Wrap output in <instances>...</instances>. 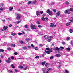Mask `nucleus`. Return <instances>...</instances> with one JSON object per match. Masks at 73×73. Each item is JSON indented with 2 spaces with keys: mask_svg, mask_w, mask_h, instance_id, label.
<instances>
[{
  "mask_svg": "<svg viewBox=\"0 0 73 73\" xmlns=\"http://www.w3.org/2000/svg\"><path fill=\"white\" fill-rule=\"evenodd\" d=\"M41 20H43V21H45L46 22L48 21V17L44 18L42 17L41 18Z\"/></svg>",
  "mask_w": 73,
  "mask_h": 73,
  "instance_id": "obj_1",
  "label": "nucleus"
},
{
  "mask_svg": "<svg viewBox=\"0 0 73 73\" xmlns=\"http://www.w3.org/2000/svg\"><path fill=\"white\" fill-rule=\"evenodd\" d=\"M17 16L16 17V19L18 20H20V17L22 16L21 15L17 14Z\"/></svg>",
  "mask_w": 73,
  "mask_h": 73,
  "instance_id": "obj_2",
  "label": "nucleus"
},
{
  "mask_svg": "<svg viewBox=\"0 0 73 73\" xmlns=\"http://www.w3.org/2000/svg\"><path fill=\"white\" fill-rule=\"evenodd\" d=\"M60 15H61V12L60 11H58L56 14V17H58V16H60Z\"/></svg>",
  "mask_w": 73,
  "mask_h": 73,
  "instance_id": "obj_3",
  "label": "nucleus"
},
{
  "mask_svg": "<svg viewBox=\"0 0 73 73\" xmlns=\"http://www.w3.org/2000/svg\"><path fill=\"white\" fill-rule=\"evenodd\" d=\"M30 27H31V28H32V29H36L37 28V27H36V26L35 25H31L30 26Z\"/></svg>",
  "mask_w": 73,
  "mask_h": 73,
  "instance_id": "obj_4",
  "label": "nucleus"
},
{
  "mask_svg": "<svg viewBox=\"0 0 73 73\" xmlns=\"http://www.w3.org/2000/svg\"><path fill=\"white\" fill-rule=\"evenodd\" d=\"M50 27H56V25H54L53 23H51V25H50Z\"/></svg>",
  "mask_w": 73,
  "mask_h": 73,
  "instance_id": "obj_5",
  "label": "nucleus"
},
{
  "mask_svg": "<svg viewBox=\"0 0 73 73\" xmlns=\"http://www.w3.org/2000/svg\"><path fill=\"white\" fill-rule=\"evenodd\" d=\"M8 26H4L3 27V29L5 31H6V30H7V29H8Z\"/></svg>",
  "mask_w": 73,
  "mask_h": 73,
  "instance_id": "obj_6",
  "label": "nucleus"
},
{
  "mask_svg": "<svg viewBox=\"0 0 73 73\" xmlns=\"http://www.w3.org/2000/svg\"><path fill=\"white\" fill-rule=\"evenodd\" d=\"M36 14L37 16H40V12L39 11H37L36 12Z\"/></svg>",
  "mask_w": 73,
  "mask_h": 73,
  "instance_id": "obj_7",
  "label": "nucleus"
},
{
  "mask_svg": "<svg viewBox=\"0 0 73 73\" xmlns=\"http://www.w3.org/2000/svg\"><path fill=\"white\" fill-rule=\"evenodd\" d=\"M70 12H69V11L67 10H66L65 12V13H67L68 15H69V14H70Z\"/></svg>",
  "mask_w": 73,
  "mask_h": 73,
  "instance_id": "obj_8",
  "label": "nucleus"
},
{
  "mask_svg": "<svg viewBox=\"0 0 73 73\" xmlns=\"http://www.w3.org/2000/svg\"><path fill=\"white\" fill-rule=\"evenodd\" d=\"M65 4L66 5H69V2L68 1L65 2Z\"/></svg>",
  "mask_w": 73,
  "mask_h": 73,
  "instance_id": "obj_9",
  "label": "nucleus"
},
{
  "mask_svg": "<svg viewBox=\"0 0 73 73\" xmlns=\"http://www.w3.org/2000/svg\"><path fill=\"white\" fill-rule=\"evenodd\" d=\"M10 46L13 48H14V47H15V46H16V45L13 44H12L10 45Z\"/></svg>",
  "mask_w": 73,
  "mask_h": 73,
  "instance_id": "obj_10",
  "label": "nucleus"
},
{
  "mask_svg": "<svg viewBox=\"0 0 73 73\" xmlns=\"http://www.w3.org/2000/svg\"><path fill=\"white\" fill-rule=\"evenodd\" d=\"M60 50V49L58 48V47H56L55 49V50L56 51L57 50Z\"/></svg>",
  "mask_w": 73,
  "mask_h": 73,
  "instance_id": "obj_11",
  "label": "nucleus"
},
{
  "mask_svg": "<svg viewBox=\"0 0 73 73\" xmlns=\"http://www.w3.org/2000/svg\"><path fill=\"white\" fill-rule=\"evenodd\" d=\"M68 10L69 11H71V12H73V8L68 9Z\"/></svg>",
  "mask_w": 73,
  "mask_h": 73,
  "instance_id": "obj_12",
  "label": "nucleus"
},
{
  "mask_svg": "<svg viewBox=\"0 0 73 73\" xmlns=\"http://www.w3.org/2000/svg\"><path fill=\"white\" fill-rule=\"evenodd\" d=\"M48 14L50 16H53V12L52 11H50Z\"/></svg>",
  "mask_w": 73,
  "mask_h": 73,
  "instance_id": "obj_13",
  "label": "nucleus"
},
{
  "mask_svg": "<svg viewBox=\"0 0 73 73\" xmlns=\"http://www.w3.org/2000/svg\"><path fill=\"white\" fill-rule=\"evenodd\" d=\"M11 35L12 36H16V34L14 33H11Z\"/></svg>",
  "mask_w": 73,
  "mask_h": 73,
  "instance_id": "obj_14",
  "label": "nucleus"
},
{
  "mask_svg": "<svg viewBox=\"0 0 73 73\" xmlns=\"http://www.w3.org/2000/svg\"><path fill=\"white\" fill-rule=\"evenodd\" d=\"M18 67L19 69H22L24 68L23 66H18Z\"/></svg>",
  "mask_w": 73,
  "mask_h": 73,
  "instance_id": "obj_15",
  "label": "nucleus"
},
{
  "mask_svg": "<svg viewBox=\"0 0 73 73\" xmlns=\"http://www.w3.org/2000/svg\"><path fill=\"white\" fill-rule=\"evenodd\" d=\"M12 9H13V7H10L9 8V10L10 11H12Z\"/></svg>",
  "mask_w": 73,
  "mask_h": 73,
  "instance_id": "obj_16",
  "label": "nucleus"
},
{
  "mask_svg": "<svg viewBox=\"0 0 73 73\" xmlns=\"http://www.w3.org/2000/svg\"><path fill=\"white\" fill-rule=\"evenodd\" d=\"M44 37L45 39H48V36L47 35H45V36H44Z\"/></svg>",
  "mask_w": 73,
  "mask_h": 73,
  "instance_id": "obj_17",
  "label": "nucleus"
},
{
  "mask_svg": "<svg viewBox=\"0 0 73 73\" xmlns=\"http://www.w3.org/2000/svg\"><path fill=\"white\" fill-rule=\"evenodd\" d=\"M36 2H37V1L36 0L34 1L32 3L33 4H35L36 3Z\"/></svg>",
  "mask_w": 73,
  "mask_h": 73,
  "instance_id": "obj_18",
  "label": "nucleus"
},
{
  "mask_svg": "<svg viewBox=\"0 0 73 73\" xmlns=\"http://www.w3.org/2000/svg\"><path fill=\"white\" fill-rule=\"evenodd\" d=\"M57 57H60V54H57L55 55Z\"/></svg>",
  "mask_w": 73,
  "mask_h": 73,
  "instance_id": "obj_19",
  "label": "nucleus"
},
{
  "mask_svg": "<svg viewBox=\"0 0 73 73\" xmlns=\"http://www.w3.org/2000/svg\"><path fill=\"white\" fill-rule=\"evenodd\" d=\"M6 62L7 63H10V62H11V61L9 60H6Z\"/></svg>",
  "mask_w": 73,
  "mask_h": 73,
  "instance_id": "obj_20",
  "label": "nucleus"
},
{
  "mask_svg": "<svg viewBox=\"0 0 73 73\" xmlns=\"http://www.w3.org/2000/svg\"><path fill=\"white\" fill-rule=\"evenodd\" d=\"M23 50H26L27 49V48L26 46H25L24 47H23Z\"/></svg>",
  "mask_w": 73,
  "mask_h": 73,
  "instance_id": "obj_21",
  "label": "nucleus"
},
{
  "mask_svg": "<svg viewBox=\"0 0 73 73\" xmlns=\"http://www.w3.org/2000/svg\"><path fill=\"white\" fill-rule=\"evenodd\" d=\"M50 9H48L47 11H46V13H50Z\"/></svg>",
  "mask_w": 73,
  "mask_h": 73,
  "instance_id": "obj_22",
  "label": "nucleus"
},
{
  "mask_svg": "<svg viewBox=\"0 0 73 73\" xmlns=\"http://www.w3.org/2000/svg\"><path fill=\"white\" fill-rule=\"evenodd\" d=\"M32 1H29L28 3V4H32Z\"/></svg>",
  "mask_w": 73,
  "mask_h": 73,
  "instance_id": "obj_23",
  "label": "nucleus"
},
{
  "mask_svg": "<svg viewBox=\"0 0 73 73\" xmlns=\"http://www.w3.org/2000/svg\"><path fill=\"white\" fill-rule=\"evenodd\" d=\"M28 25H25L24 26V27L25 28H26V29H28Z\"/></svg>",
  "mask_w": 73,
  "mask_h": 73,
  "instance_id": "obj_24",
  "label": "nucleus"
},
{
  "mask_svg": "<svg viewBox=\"0 0 73 73\" xmlns=\"http://www.w3.org/2000/svg\"><path fill=\"white\" fill-rule=\"evenodd\" d=\"M45 63H46L45 62V61L44 62L42 63V65H43V66L45 65Z\"/></svg>",
  "mask_w": 73,
  "mask_h": 73,
  "instance_id": "obj_25",
  "label": "nucleus"
},
{
  "mask_svg": "<svg viewBox=\"0 0 73 73\" xmlns=\"http://www.w3.org/2000/svg\"><path fill=\"white\" fill-rule=\"evenodd\" d=\"M4 52V50L3 49H0V52Z\"/></svg>",
  "mask_w": 73,
  "mask_h": 73,
  "instance_id": "obj_26",
  "label": "nucleus"
},
{
  "mask_svg": "<svg viewBox=\"0 0 73 73\" xmlns=\"http://www.w3.org/2000/svg\"><path fill=\"white\" fill-rule=\"evenodd\" d=\"M45 52L46 53H47V54H50V52H49V51H46L45 50Z\"/></svg>",
  "mask_w": 73,
  "mask_h": 73,
  "instance_id": "obj_27",
  "label": "nucleus"
},
{
  "mask_svg": "<svg viewBox=\"0 0 73 73\" xmlns=\"http://www.w3.org/2000/svg\"><path fill=\"white\" fill-rule=\"evenodd\" d=\"M1 59H3L4 58V56L3 55H1Z\"/></svg>",
  "mask_w": 73,
  "mask_h": 73,
  "instance_id": "obj_28",
  "label": "nucleus"
},
{
  "mask_svg": "<svg viewBox=\"0 0 73 73\" xmlns=\"http://www.w3.org/2000/svg\"><path fill=\"white\" fill-rule=\"evenodd\" d=\"M65 73H69V71H68L67 70H65Z\"/></svg>",
  "mask_w": 73,
  "mask_h": 73,
  "instance_id": "obj_29",
  "label": "nucleus"
},
{
  "mask_svg": "<svg viewBox=\"0 0 73 73\" xmlns=\"http://www.w3.org/2000/svg\"><path fill=\"white\" fill-rule=\"evenodd\" d=\"M69 32L70 33H72V32H73V29H70Z\"/></svg>",
  "mask_w": 73,
  "mask_h": 73,
  "instance_id": "obj_30",
  "label": "nucleus"
},
{
  "mask_svg": "<svg viewBox=\"0 0 73 73\" xmlns=\"http://www.w3.org/2000/svg\"><path fill=\"white\" fill-rule=\"evenodd\" d=\"M45 16H46V14H43L42 15V17H45Z\"/></svg>",
  "mask_w": 73,
  "mask_h": 73,
  "instance_id": "obj_31",
  "label": "nucleus"
},
{
  "mask_svg": "<svg viewBox=\"0 0 73 73\" xmlns=\"http://www.w3.org/2000/svg\"><path fill=\"white\" fill-rule=\"evenodd\" d=\"M53 57H54L53 56H51L50 57V60H53Z\"/></svg>",
  "mask_w": 73,
  "mask_h": 73,
  "instance_id": "obj_32",
  "label": "nucleus"
},
{
  "mask_svg": "<svg viewBox=\"0 0 73 73\" xmlns=\"http://www.w3.org/2000/svg\"><path fill=\"white\" fill-rule=\"evenodd\" d=\"M52 70V68H48V69L47 70L48 71V72H50V70Z\"/></svg>",
  "mask_w": 73,
  "mask_h": 73,
  "instance_id": "obj_33",
  "label": "nucleus"
},
{
  "mask_svg": "<svg viewBox=\"0 0 73 73\" xmlns=\"http://www.w3.org/2000/svg\"><path fill=\"white\" fill-rule=\"evenodd\" d=\"M7 49L8 50H9V51L11 50V48H10V47L7 48Z\"/></svg>",
  "mask_w": 73,
  "mask_h": 73,
  "instance_id": "obj_34",
  "label": "nucleus"
},
{
  "mask_svg": "<svg viewBox=\"0 0 73 73\" xmlns=\"http://www.w3.org/2000/svg\"><path fill=\"white\" fill-rule=\"evenodd\" d=\"M66 49H67V50L68 51H70V49L69 48H66Z\"/></svg>",
  "mask_w": 73,
  "mask_h": 73,
  "instance_id": "obj_35",
  "label": "nucleus"
},
{
  "mask_svg": "<svg viewBox=\"0 0 73 73\" xmlns=\"http://www.w3.org/2000/svg\"><path fill=\"white\" fill-rule=\"evenodd\" d=\"M66 26H69L70 25V24L69 23H66Z\"/></svg>",
  "mask_w": 73,
  "mask_h": 73,
  "instance_id": "obj_36",
  "label": "nucleus"
},
{
  "mask_svg": "<svg viewBox=\"0 0 73 73\" xmlns=\"http://www.w3.org/2000/svg\"><path fill=\"white\" fill-rule=\"evenodd\" d=\"M11 66L12 67V68H15V66L13 64H11Z\"/></svg>",
  "mask_w": 73,
  "mask_h": 73,
  "instance_id": "obj_37",
  "label": "nucleus"
},
{
  "mask_svg": "<svg viewBox=\"0 0 73 73\" xmlns=\"http://www.w3.org/2000/svg\"><path fill=\"white\" fill-rule=\"evenodd\" d=\"M70 40V37H68L67 38V41H69Z\"/></svg>",
  "mask_w": 73,
  "mask_h": 73,
  "instance_id": "obj_38",
  "label": "nucleus"
},
{
  "mask_svg": "<svg viewBox=\"0 0 73 73\" xmlns=\"http://www.w3.org/2000/svg\"><path fill=\"white\" fill-rule=\"evenodd\" d=\"M31 46H32L33 48H35V46H34V45H33V44H31Z\"/></svg>",
  "mask_w": 73,
  "mask_h": 73,
  "instance_id": "obj_39",
  "label": "nucleus"
},
{
  "mask_svg": "<svg viewBox=\"0 0 73 73\" xmlns=\"http://www.w3.org/2000/svg\"><path fill=\"white\" fill-rule=\"evenodd\" d=\"M34 48V49H35V50H38V47H35Z\"/></svg>",
  "mask_w": 73,
  "mask_h": 73,
  "instance_id": "obj_40",
  "label": "nucleus"
},
{
  "mask_svg": "<svg viewBox=\"0 0 73 73\" xmlns=\"http://www.w3.org/2000/svg\"><path fill=\"white\" fill-rule=\"evenodd\" d=\"M20 22H21V21H17V24H19V23H20Z\"/></svg>",
  "mask_w": 73,
  "mask_h": 73,
  "instance_id": "obj_41",
  "label": "nucleus"
},
{
  "mask_svg": "<svg viewBox=\"0 0 73 73\" xmlns=\"http://www.w3.org/2000/svg\"><path fill=\"white\" fill-rule=\"evenodd\" d=\"M42 71L44 72H45V69H44V68L42 69Z\"/></svg>",
  "mask_w": 73,
  "mask_h": 73,
  "instance_id": "obj_42",
  "label": "nucleus"
},
{
  "mask_svg": "<svg viewBox=\"0 0 73 73\" xmlns=\"http://www.w3.org/2000/svg\"><path fill=\"white\" fill-rule=\"evenodd\" d=\"M18 35L19 36H21V35H22V33H18Z\"/></svg>",
  "mask_w": 73,
  "mask_h": 73,
  "instance_id": "obj_43",
  "label": "nucleus"
},
{
  "mask_svg": "<svg viewBox=\"0 0 73 73\" xmlns=\"http://www.w3.org/2000/svg\"><path fill=\"white\" fill-rule=\"evenodd\" d=\"M17 54H18V53L16 52H15L14 53V55H17Z\"/></svg>",
  "mask_w": 73,
  "mask_h": 73,
  "instance_id": "obj_44",
  "label": "nucleus"
},
{
  "mask_svg": "<svg viewBox=\"0 0 73 73\" xmlns=\"http://www.w3.org/2000/svg\"><path fill=\"white\" fill-rule=\"evenodd\" d=\"M21 32L22 33V34H25V33L24 32V31H21Z\"/></svg>",
  "mask_w": 73,
  "mask_h": 73,
  "instance_id": "obj_45",
  "label": "nucleus"
},
{
  "mask_svg": "<svg viewBox=\"0 0 73 73\" xmlns=\"http://www.w3.org/2000/svg\"><path fill=\"white\" fill-rule=\"evenodd\" d=\"M39 46L40 47H42V46H43V45H42V44H39Z\"/></svg>",
  "mask_w": 73,
  "mask_h": 73,
  "instance_id": "obj_46",
  "label": "nucleus"
},
{
  "mask_svg": "<svg viewBox=\"0 0 73 73\" xmlns=\"http://www.w3.org/2000/svg\"><path fill=\"white\" fill-rule=\"evenodd\" d=\"M58 68V69H60V68H61V66L60 65H59Z\"/></svg>",
  "mask_w": 73,
  "mask_h": 73,
  "instance_id": "obj_47",
  "label": "nucleus"
},
{
  "mask_svg": "<svg viewBox=\"0 0 73 73\" xmlns=\"http://www.w3.org/2000/svg\"><path fill=\"white\" fill-rule=\"evenodd\" d=\"M25 40L26 41H29V39L28 38H26V39H25Z\"/></svg>",
  "mask_w": 73,
  "mask_h": 73,
  "instance_id": "obj_48",
  "label": "nucleus"
},
{
  "mask_svg": "<svg viewBox=\"0 0 73 73\" xmlns=\"http://www.w3.org/2000/svg\"><path fill=\"white\" fill-rule=\"evenodd\" d=\"M47 41L48 42H50L51 41V39H48L47 40Z\"/></svg>",
  "mask_w": 73,
  "mask_h": 73,
  "instance_id": "obj_49",
  "label": "nucleus"
},
{
  "mask_svg": "<svg viewBox=\"0 0 73 73\" xmlns=\"http://www.w3.org/2000/svg\"><path fill=\"white\" fill-rule=\"evenodd\" d=\"M11 59L12 60H14V59H15V58H14V57L13 56H11Z\"/></svg>",
  "mask_w": 73,
  "mask_h": 73,
  "instance_id": "obj_50",
  "label": "nucleus"
},
{
  "mask_svg": "<svg viewBox=\"0 0 73 73\" xmlns=\"http://www.w3.org/2000/svg\"><path fill=\"white\" fill-rule=\"evenodd\" d=\"M44 13V12L42 11H40V13H41V14H43V13Z\"/></svg>",
  "mask_w": 73,
  "mask_h": 73,
  "instance_id": "obj_51",
  "label": "nucleus"
},
{
  "mask_svg": "<svg viewBox=\"0 0 73 73\" xmlns=\"http://www.w3.org/2000/svg\"><path fill=\"white\" fill-rule=\"evenodd\" d=\"M4 9L3 8V7H1L0 8V10H4Z\"/></svg>",
  "mask_w": 73,
  "mask_h": 73,
  "instance_id": "obj_52",
  "label": "nucleus"
},
{
  "mask_svg": "<svg viewBox=\"0 0 73 73\" xmlns=\"http://www.w3.org/2000/svg\"><path fill=\"white\" fill-rule=\"evenodd\" d=\"M46 49L47 50H50V48H46Z\"/></svg>",
  "mask_w": 73,
  "mask_h": 73,
  "instance_id": "obj_53",
  "label": "nucleus"
},
{
  "mask_svg": "<svg viewBox=\"0 0 73 73\" xmlns=\"http://www.w3.org/2000/svg\"><path fill=\"white\" fill-rule=\"evenodd\" d=\"M49 65V64L48 63H46L45 64V66H47V65Z\"/></svg>",
  "mask_w": 73,
  "mask_h": 73,
  "instance_id": "obj_54",
  "label": "nucleus"
},
{
  "mask_svg": "<svg viewBox=\"0 0 73 73\" xmlns=\"http://www.w3.org/2000/svg\"><path fill=\"white\" fill-rule=\"evenodd\" d=\"M35 58H39V56H37L35 57Z\"/></svg>",
  "mask_w": 73,
  "mask_h": 73,
  "instance_id": "obj_55",
  "label": "nucleus"
},
{
  "mask_svg": "<svg viewBox=\"0 0 73 73\" xmlns=\"http://www.w3.org/2000/svg\"><path fill=\"white\" fill-rule=\"evenodd\" d=\"M3 3H1L0 4V7H2L3 6Z\"/></svg>",
  "mask_w": 73,
  "mask_h": 73,
  "instance_id": "obj_56",
  "label": "nucleus"
},
{
  "mask_svg": "<svg viewBox=\"0 0 73 73\" xmlns=\"http://www.w3.org/2000/svg\"><path fill=\"white\" fill-rule=\"evenodd\" d=\"M36 23H37V24H40V23L39 21H37L36 22Z\"/></svg>",
  "mask_w": 73,
  "mask_h": 73,
  "instance_id": "obj_57",
  "label": "nucleus"
},
{
  "mask_svg": "<svg viewBox=\"0 0 73 73\" xmlns=\"http://www.w3.org/2000/svg\"><path fill=\"white\" fill-rule=\"evenodd\" d=\"M9 27H12V25L11 24L9 25Z\"/></svg>",
  "mask_w": 73,
  "mask_h": 73,
  "instance_id": "obj_58",
  "label": "nucleus"
},
{
  "mask_svg": "<svg viewBox=\"0 0 73 73\" xmlns=\"http://www.w3.org/2000/svg\"><path fill=\"white\" fill-rule=\"evenodd\" d=\"M14 70L15 72H17V69H15Z\"/></svg>",
  "mask_w": 73,
  "mask_h": 73,
  "instance_id": "obj_59",
  "label": "nucleus"
},
{
  "mask_svg": "<svg viewBox=\"0 0 73 73\" xmlns=\"http://www.w3.org/2000/svg\"><path fill=\"white\" fill-rule=\"evenodd\" d=\"M54 4V3L53 2H52L51 3V5H53V4Z\"/></svg>",
  "mask_w": 73,
  "mask_h": 73,
  "instance_id": "obj_60",
  "label": "nucleus"
},
{
  "mask_svg": "<svg viewBox=\"0 0 73 73\" xmlns=\"http://www.w3.org/2000/svg\"><path fill=\"white\" fill-rule=\"evenodd\" d=\"M38 28H41V27H41V25H39L38 26Z\"/></svg>",
  "mask_w": 73,
  "mask_h": 73,
  "instance_id": "obj_61",
  "label": "nucleus"
},
{
  "mask_svg": "<svg viewBox=\"0 0 73 73\" xmlns=\"http://www.w3.org/2000/svg\"><path fill=\"white\" fill-rule=\"evenodd\" d=\"M60 49H64V47L61 46V47H60Z\"/></svg>",
  "mask_w": 73,
  "mask_h": 73,
  "instance_id": "obj_62",
  "label": "nucleus"
},
{
  "mask_svg": "<svg viewBox=\"0 0 73 73\" xmlns=\"http://www.w3.org/2000/svg\"><path fill=\"white\" fill-rule=\"evenodd\" d=\"M70 21H71V22H73V19L72 20H70Z\"/></svg>",
  "mask_w": 73,
  "mask_h": 73,
  "instance_id": "obj_63",
  "label": "nucleus"
},
{
  "mask_svg": "<svg viewBox=\"0 0 73 73\" xmlns=\"http://www.w3.org/2000/svg\"><path fill=\"white\" fill-rule=\"evenodd\" d=\"M8 60H11V58H9V57L8 58Z\"/></svg>",
  "mask_w": 73,
  "mask_h": 73,
  "instance_id": "obj_64",
  "label": "nucleus"
}]
</instances>
